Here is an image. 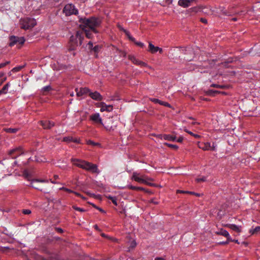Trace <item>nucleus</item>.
<instances>
[{
  "mask_svg": "<svg viewBox=\"0 0 260 260\" xmlns=\"http://www.w3.org/2000/svg\"><path fill=\"white\" fill-rule=\"evenodd\" d=\"M100 24V20L95 17L80 19V27L88 38H91V34L90 32V30L96 33L95 28L99 26Z\"/></svg>",
  "mask_w": 260,
  "mask_h": 260,
  "instance_id": "nucleus-1",
  "label": "nucleus"
},
{
  "mask_svg": "<svg viewBox=\"0 0 260 260\" xmlns=\"http://www.w3.org/2000/svg\"><path fill=\"white\" fill-rule=\"evenodd\" d=\"M71 161L74 165L86 171L97 174L100 173V171L98 170V166L96 165L76 158H72Z\"/></svg>",
  "mask_w": 260,
  "mask_h": 260,
  "instance_id": "nucleus-2",
  "label": "nucleus"
},
{
  "mask_svg": "<svg viewBox=\"0 0 260 260\" xmlns=\"http://www.w3.org/2000/svg\"><path fill=\"white\" fill-rule=\"evenodd\" d=\"M84 34L82 32L77 31L75 36H72L70 39V50H74L77 47L82 44Z\"/></svg>",
  "mask_w": 260,
  "mask_h": 260,
  "instance_id": "nucleus-3",
  "label": "nucleus"
},
{
  "mask_svg": "<svg viewBox=\"0 0 260 260\" xmlns=\"http://www.w3.org/2000/svg\"><path fill=\"white\" fill-rule=\"evenodd\" d=\"M20 24L21 28L28 29L35 26L37 22L36 20L34 18H25L20 20Z\"/></svg>",
  "mask_w": 260,
  "mask_h": 260,
  "instance_id": "nucleus-4",
  "label": "nucleus"
},
{
  "mask_svg": "<svg viewBox=\"0 0 260 260\" xmlns=\"http://www.w3.org/2000/svg\"><path fill=\"white\" fill-rule=\"evenodd\" d=\"M63 12L66 15L69 16L73 14H77L78 13V10L73 5L68 4L64 6Z\"/></svg>",
  "mask_w": 260,
  "mask_h": 260,
  "instance_id": "nucleus-5",
  "label": "nucleus"
},
{
  "mask_svg": "<svg viewBox=\"0 0 260 260\" xmlns=\"http://www.w3.org/2000/svg\"><path fill=\"white\" fill-rule=\"evenodd\" d=\"M132 179L135 180L136 182L146 184L150 186H152L153 184L149 182H147L145 179L141 178V174L137 172H133Z\"/></svg>",
  "mask_w": 260,
  "mask_h": 260,
  "instance_id": "nucleus-6",
  "label": "nucleus"
},
{
  "mask_svg": "<svg viewBox=\"0 0 260 260\" xmlns=\"http://www.w3.org/2000/svg\"><path fill=\"white\" fill-rule=\"evenodd\" d=\"M216 234L217 235H222L223 236H224L226 238L228 239V242H221L220 243L222 244H228L229 242H230V241H233V239L230 236V234H229V232L225 230H223L222 229H220L218 231L216 232Z\"/></svg>",
  "mask_w": 260,
  "mask_h": 260,
  "instance_id": "nucleus-7",
  "label": "nucleus"
},
{
  "mask_svg": "<svg viewBox=\"0 0 260 260\" xmlns=\"http://www.w3.org/2000/svg\"><path fill=\"white\" fill-rule=\"evenodd\" d=\"M90 120L92 121L95 123H100L104 125L102 122V119L100 117V115L98 113L91 114L89 117Z\"/></svg>",
  "mask_w": 260,
  "mask_h": 260,
  "instance_id": "nucleus-8",
  "label": "nucleus"
},
{
  "mask_svg": "<svg viewBox=\"0 0 260 260\" xmlns=\"http://www.w3.org/2000/svg\"><path fill=\"white\" fill-rule=\"evenodd\" d=\"M194 2V0H179L178 4L183 8L191 6Z\"/></svg>",
  "mask_w": 260,
  "mask_h": 260,
  "instance_id": "nucleus-9",
  "label": "nucleus"
},
{
  "mask_svg": "<svg viewBox=\"0 0 260 260\" xmlns=\"http://www.w3.org/2000/svg\"><path fill=\"white\" fill-rule=\"evenodd\" d=\"M98 107H100L101 112H110L113 110V106L111 105H106L105 103L102 102L99 104Z\"/></svg>",
  "mask_w": 260,
  "mask_h": 260,
  "instance_id": "nucleus-10",
  "label": "nucleus"
},
{
  "mask_svg": "<svg viewBox=\"0 0 260 260\" xmlns=\"http://www.w3.org/2000/svg\"><path fill=\"white\" fill-rule=\"evenodd\" d=\"M47 182L48 181L47 180L44 179H34L31 180L30 184L32 187L42 190V189L38 185V183H45Z\"/></svg>",
  "mask_w": 260,
  "mask_h": 260,
  "instance_id": "nucleus-11",
  "label": "nucleus"
},
{
  "mask_svg": "<svg viewBox=\"0 0 260 260\" xmlns=\"http://www.w3.org/2000/svg\"><path fill=\"white\" fill-rule=\"evenodd\" d=\"M199 147L206 150L215 151L216 149V145L214 143H213L211 145L210 143L207 142L204 144L203 147H201V146H199Z\"/></svg>",
  "mask_w": 260,
  "mask_h": 260,
  "instance_id": "nucleus-12",
  "label": "nucleus"
},
{
  "mask_svg": "<svg viewBox=\"0 0 260 260\" xmlns=\"http://www.w3.org/2000/svg\"><path fill=\"white\" fill-rule=\"evenodd\" d=\"M128 58L135 64L141 66L142 67H148V65L136 58L134 56H129Z\"/></svg>",
  "mask_w": 260,
  "mask_h": 260,
  "instance_id": "nucleus-13",
  "label": "nucleus"
},
{
  "mask_svg": "<svg viewBox=\"0 0 260 260\" xmlns=\"http://www.w3.org/2000/svg\"><path fill=\"white\" fill-rule=\"evenodd\" d=\"M76 93L77 96H80L84 95L89 93L90 90L86 87L81 88L80 89H76Z\"/></svg>",
  "mask_w": 260,
  "mask_h": 260,
  "instance_id": "nucleus-14",
  "label": "nucleus"
},
{
  "mask_svg": "<svg viewBox=\"0 0 260 260\" xmlns=\"http://www.w3.org/2000/svg\"><path fill=\"white\" fill-rule=\"evenodd\" d=\"M149 49L148 51L150 52L151 53H155L157 51H159L160 53L162 52V49L158 47L154 46L152 43H149Z\"/></svg>",
  "mask_w": 260,
  "mask_h": 260,
  "instance_id": "nucleus-15",
  "label": "nucleus"
},
{
  "mask_svg": "<svg viewBox=\"0 0 260 260\" xmlns=\"http://www.w3.org/2000/svg\"><path fill=\"white\" fill-rule=\"evenodd\" d=\"M89 95L93 100L100 101L102 99V95L100 94L99 92L97 91H95L94 92H92L90 91L89 93Z\"/></svg>",
  "mask_w": 260,
  "mask_h": 260,
  "instance_id": "nucleus-16",
  "label": "nucleus"
},
{
  "mask_svg": "<svg viewBox=\"0 0 260 260\" xmlns=\"http://www.w3.org/2000/svg\"><path fill=\"white\" fill-rule=\"evenodd\" d=\"M158 137L161 140L174 141L176 140V137L170 135H160Z\"/></svg>",
  "mask_w": 260,
  "mask_h": 260,
  "instance_id": "nucleus-17",
  "label": "nucleus"
},
{
  "mask_svg": "<svg viewBox=\"0 0 260 260\" xmlns=\"http://www.w3.org/2000/svg\"><path fill=\"white\" fill-rule=\"evenodd\" d=\"M41 124L43 127L45 129H49L51 128L52 127H53L54 125V123L51 121H41L40 122Z\"/></svg>",
  "mask_w": 260,
  "mask_h": 260,
  "instance_id": "nucleus-18",
  "label": "nucleus"
},
{
  "mask_svg": "<svg viewBox=\"0 0 260 260\" xmlns=\"http://www.w3.org/2000/svg\"><path fill=\"white\" fill-rule=\"evenodd\" d=\"M226 226L230 228L233 231H235L238 233H240L241 232V226H238L234 224H230L226 225Z\"/></svg>",
  "mask_w": 260,
  "mask_h": 260,
  "instance_id": "nucleus-19",
  "label": "nucleus"
},
{
  "mask_svg": "<svg viewBox=\"0 0 260 260\" xmlns=\"http://www.w3.org/2000/svg\"><path fill=\"white\" fill-rule=\"evenodd\" d=\"M10 86V83H7L1 90H0V94H6L7 92L9 87Z\"/></svg>",
  "mask_w": 260,
  "mask_h": 260,
  "instance_id": "nucleus-20",
  "label": "nucleus"
},
{
  "mask_svg": "<svg viewBox=\"0 0 260 260\" xmlns=\"http://www.w3.org/2000/svg\"><path fill=\"white\" fill-rule=\"evenodd\" d=\"M18 41V38L16 37L15 36H12L10 38V46H13L15 43L17 42Z\"/></svg>",
  "mask_w": 260,
  "mask_h": 260,
  "instance_id": "nucleus-21",
  "label": "nucleus"
},
{
  "mask_svg": "<svg viewBox=\"0 0 260 260\" xmlns=\"http://www.w3.org/2000/svg\"><path fill=\"white\" fill-rule=\"evenodd\" d=\"M107 197L110 199V200H111V201L113 202V203L115 205H117V200H116V197H112V196H107Z\"/></svg>",
  "mask_w": 260,
  "mask_h": 260,
  "instance_id": "nucleus-22",
  "label": "nucleus"
},
{
  "mask_svg": "<svg viewBox=\"0 0 260 260\" xmlns=\"http://www.w3.org/2000/svg\"><path fill=\"white\" fill-rule=\"evenodd\" d=\"M23 67V66H19L18 67H16L11 70V72H13L14 73L18 72L20 71Z\"/></svg>",
  "mask_w": 260,
  "mask_h": 260,
  "instance_id": "nucleus-23",
  "label": "nucleus"
},
{
  "mask_svg": "<svg viewBox=\"0 0 260 260\" xmlns=\"http://www.w3.org/2000/svg\"><path fill=\"white\" fill-rule=\"evenodd\" d=\"M4 74L3 73H0V86L1 84L6 80V77H4Z\"/></svg>",
  "mask_w": 260,
  "mask_h": 260,
  "instance_id": "nucleus-24",
  "label": "nucleus"
},
{
  "mask_svg": "<svg viewBox=\"0 0 260 260\" xmlns=\"http://www.w3.org/2000/svg\"><path fill=\"white\" fill-rule=\"evenodd\" d=\"M151 101L154 103L159 104L160 105L164 104V102L157 99L153 98L151 99Z\"/></svg>",
  "mask_w": 260,
  "mask_h": 260,
  "instance_id": "nucleus-25",
  "label": "nucleus"
},
{
  "mask_svg": "<svg viewBox=\"0 0 260 260\" xmlns=\"http://www.w3.org/2000/svg\"><path fill=\"white\" fill-rule=\"evenodd\" d=\"M17 131H18V129H17V128H9L5 129V131L7 132V133H15L17 132Z\"/></svg>",
  "mask_w": 260,
  "mask_h": 260,
  "instance_id": "nucleus-26",
  "label": "nucleus"
},
{
  "mask_svg": "<svg viewBox=\"0 0 260 260\" xmlns=\"http://www.w3.org/2000/svg\"><path fill=\"white\" fill-rule=\"evenodd\" d=\"M51 87L50 86H49V85L46 86L42 88V91L43 93H45V92H48L49 91H50L51 90Z\"/></svg>",
  "mask_w": 260,
  "mask_h": 260,
  "instance_id": "nucleus-27",
  "label": "nucleus"
},
{
  "mask_svg": "<svg viewBox=\"0 0 260 260\" xmlns=\"http://www.w3.org/2000/svg\"><path fill=\"white\" fill-rule=\"evenodd\" d=\"M164 144L173 149H177L178 148V146L176 145L170 144L167 143H165Z\"/></svg>",
  "mask_w": 260,
  "mask_h": 260,
  "instance_id": "nucleus-28",
  "label": "nucleus"
},
{
  "mask_svg": "<svg viewBox=\"0 0 260 260\" xmlns=\"http://www.w3.org/2000/svg\"><path fill=\"white\" fill-rule=\"evenodd\" d=\"M101 235H102V237L106 238H108V239H109L110 240H112L113 241H117V240L116 239H115L114 238L108 236H107L106 234H105L104 233L102 234Z\"/></svg>",
  "mask_w": 260,
  "mask_h": 260,
  "instance_id": "nucleus-29",
  "label": "nucleus"
},
{
  "mask_svg": "<svg viewBox=\"0 0 260 260\" xmlns=\"http://www.w3.org/2000/svg\"><path fill=\"white\" fill-rule=\"evenodd\" d=\"M105 128L108 130V131H113L116 127V125H113V126H109V125H106L105 126Z\"/></svg>",
  "mask_w": 260,
  "mask_h": 260,
  "instance_id": "nucleus-30",
  "label": "nucleus"
},
{
  "mask_svg": "<svg viewBox=\"0 0 260 260\" xmlns=\"http://www.w3.org/2000/svg\"><path fill=\"white\" fill-rule=\"evenodd\" d=\"M124 31L125 33V34L126 35V36L128 37V38L131 40H132L133 41H135V39L131 36L130 34H129V32L128 31H127L126 30H124Z\"/></svg>",
  "mask_w": 260,
  "mask_h": 260,
  "instance_id": "nucleus-31",
  "label": "nucleus"
},
{
  "mask_svg": "<svg viewBox=\"0 0 260 260\" xmlns=\"http://www.w3.org/2000/svg\"><path fill=\"white\" fill-rule=\"evenodd\" d=\"M127 188L133 189V190H138V187L133 186L132 185H128L126 187Z\"/></svg>",
  "mask_w": 260,
  "mask_h": 260,
  "instance_id": "nucleus-32",
  "label": "nucleus"
},
{
  "mask_svg": "<svg viewBox=\"0 0 260 260\" xmlns=\"http://www.w3.org/2000/svg\"><path fill=\"white\" fill-rule=\"evenodd\" d=\"M25 42V40L24 39V38L23 37H21V38H18V41H17V42H18L20 44H23Z\"/></svg>",
  "mask_w": 260,
  "mask_h": 260,
  "instance_id": "nucleus-33",
  "label": "nucleus"
},
{
  "mask_svg": "<svg viewBox=\"0 0 260 260\" xmlns=\"http://www.w3.org/2000/svg\"><path fill=\"white\" fill-rule=\"evenodd\" d=\"M141 178H143V179H145L147 182H149V181L151 180V179L150 178H148L146 175H141Z\"/></svg>",
  "mask_w": 260,
  "mask_h": 260,
  "instance_id": "nucleus-34",
  "label": "nucleus"
},
{
  "mask_svg": "<svg viewBox=\"0 0 260 260\" xmlns=\"http://www.w3.org/2000/svg\"><path fill=\"white\" fill-rule=\"evenodd\" d=\"M59 189H61V190H64V191H66L67 192H70V193L73 192V191L72 190H71V189H68L67 188L61 187V188H60Z\"/></svg>",
  "mask_w": 260,
  "mask_h": 260,
  "instance_id": "nucleus-35",
  "label": "nucleus"
},
{
  "mask_svg": "<svg viewBox=\"0 0 260 260\" xmlns=\"http://www.w3.org/2000/svg\"><path fill=\"white\" fill-rule=\"evenodd\" d=\"M73 208L77 210V211H80V212H84L85 211V210L83 208H79V207H73Z\"/></svg>",
  "mask_w": 260,
  "mask_h": 260,
  "instance_id": "nucleus-36",
  "label": "nucleus"
},
{
  "mask_svg": "<svg viewBox=\"0 0 260 260\" xmlns=\"http://www.w3.org/2000/svg\"><path fill=\"white\" fill-rule=\"evenodd\" d=\"M134 42L137 45H138L141 47H142V48L144 47V44L143 43H142L141 42H136L135 41Z\"/></svg>",
  "mask_w": 260,
  "mask_h": 260,
  "instance_id": "nucleus-37",
  "label": "nucleus"
},
{
  "mask_svg": "<svg viewBox=\"0 0 260 260\" xmlns=\"http://www.w3.org/2000/svg\"><path fill=\"white\" fill-rule=\"evenodd\" d=\"M260 232V226H256L253 231L252 234Z\"/></svg>",
  "mask_w": 260,
  "mask_h": 260,
  "instance_id": "nucleus-38",
  "label": "nucleus"
},
{
  "mask_svg": "<svg viewBox=\"0 0 260 260\" xmlns=\"http://www.w3.org/2000/svg\"><path fill=\"white\" fill-rule=\"evenodd\" d=\"M136 243L134 240H133L132 241H131V244H130V247L132 248H134L136 246Z\"/></svg>",
  "mask_w": 260,
  "mask_h": 260,
  "instance_id": "nucleus-39",
  "label": "nucleus"
},
{
  "mask_svg": "<svg viewBox=\"0 0 260 260\" xmlns=\"http://www.w3.org/2000/svg\"><path fill=\"white\" fill-rule=\"evenodd\" d=\"M9 63L10 61H6L5 62L0 63V69L4 67L7 64H8Z\"/></svg>",
  "mask_w": 260,
  "mask_h": 260,
  "instance_id": "nucleus-40",
  "label": "nucleus"
},
{
  "mask_svg": "<svg viewBox=\"0 0 260 260\" xmlns=\"http://www.w3.org/2000/svg\"><path fill=\"white\" fill-rule=\"evenodd\" d=\"M206 180V177H204L203 178H196V182L197 181H205Z\"/></svg>",
  "mask_w": 260,
  "mask_h": 260,
  "instance_id": "nucleus-41",
  "label": "nucleus"
},
{
  "mask_svg": "<svg viewBox=\"0 0 260 260\" xmlns=\"http://www.w3.org/2000/svg\"><path fill=\"white\" fill-rule=\"evenodd\" d=\"M23 213L25 214H29L31 213V211L29 209H24L23 210Z\"/></svg>",
  "mask_w": 260,
  "mask_h": 260,
  "instance_id": "nucleus-42",
  "label": "nucleus"
},
{
  "mask_svg": "<svg viewBox=\"0 0 260 260\" xmlns=\"http://www.w3.org/2000/svg\"><path fill=\"white\" fill-rule=\"evenodd\" d=\"M17 150V149H12L11 150H10L9 151V154L10 155H12L13 153H14L15 151H16Z\"/></svg>",
  "mask_w": 260,
  "mask_h": 260,
  "instance_id": "nucleus-43",
  "label": "nucleus"
},
{
  "mask_svg": "<svg viewBox=\"0 0 260 260\" xmlns=\"http://www.w3.org/2000/svg\"><path fill=\"white\" fill-rule=\"evenodd\" d=\"M73 193H74L75 194H76V196H78V197H79L82 198L83 199H84V198L83 197H82V196L80 193H79L78 192H75V191H73Z\"/></svg>",
  "mask_w": 260,
  "mask_h": 260,
  "instance_id": "nucleus-44",
  "label": "nucleus"
},
{
  "mask_svg": "<svg viewBox=\"0 0 260 260\" xmlns=\"http://www.w3.org/2000/svg\"><path fill=\"white\" fill-rule=\"evenodd\" d=\"M99 47L98 46H95L93 48V50L94 51V52H97L99 50Z\"/></svg>",
  "mask_w": 260,
  "mask_h": 260,
  "instance_id": "nucleus-45",
  "label": "nucleus"
},
{
  "mask_svg": "<svg viewBox=\"0 0 260 260\" xmlns=\"http://www.w3.org/2000/svg\"><path fill=\"white\" fill-rule=\"evenodd\" d=\"M176 141L178 142H182L183 141V138L182 137H180L178 139H177Z\"/></svg>",
  "mask_w": 260,
  "mask_h": 260,
  "instance_id": "nucleus-46",
  "label": "nucleus"
},
{
  "mask_svg": "<svg viewBox=\"0 0 260 260\" xmlns=\"http://www.w3.org/2000/svg\"><path fill=\"white\" fill-rule=\"evenodd\" d=\"M178 192H186V193H190V194H194V192H193L184 191H179V190L178 191Z\"/></svg>",
  "mask_w": 260,
  "mask_h": 260,
  "instance_id": "nucleus-47",
  "label": "nucleus"
},
{
  "mask_svg": "<svg viewBox=\"0 0 260 260\" xmlns=\"http://www.w3.org/2000/svg\"><path fill=\"white\" fill-rule=\"evenodd\" d=\"M87 143L88 144H91V145H95V143H94L93 142L91 141H88Z\"/></svg>",
  "mask_w": 260,
  "mask_h": 260,
  "instance_id": "nucleus-48",
  "label": "nucleus"
},
{
  "mask_svg": "<svg viewBox=\"0 0 260 260\" xmlns=\"http://www.w3.org/2000/svg\"><path fill=\"white\" fill-rule=\"evenodd\" d=\"M185 131L187 133H188V134H190L192 136H194V134L191 132L188 131L187 129H185Z\"/></svg>",
  "mask_w": 260,
  "mask_h": 260,
  "instance_id": "nucleus-49",
  "label": "nucleus"
},
{
  "mask_svg": "<svg viewBox=\"0 0 260 260\" xmlns=\"http://www.w3.org/2000/svg\"><path fill=\"white\" fill-rule=\"evenodd\" d=\"M162 105H164L166 107H170V105L169 103L164 102V104Z\"/></svg>",
  "mask_w": 260,
  "mask_h": 260,
  "instance_id": "nucleus-50",
  "label": "nucleus"
},
{
  "mask_svg": "<svg viewBox=\"0 0 260 260\" xmlns=\"http://www.w3.org/2000/svg\"><path fill=\"white\" fill-rule=\"evenodd\" d=\"M70 140H71V139L70 138H68V137H66V138H63V141H70Z\"/></svg>",
  "mask_w": 260,
  "mask_h": 260,
  "instance_id": "nucleus-51",
  "label": "nucleus"
},
{
  "mask_svg": "<svg viewBox=\"0 0 260 260\" xmlns=\"http://www.w3.org/2000/svg\"><path fill=\"white\" fill-rule=\"evenodd\" d=\"M143 190L145 191V188L141 187H138V190Z\"/></svg>",
  "mask_w": 260,
  "mask_h": 260,
  "instance_id": "nucleus-52",
  "label": "nucleus"
},
{
  "mask_svg": "<svg viewBox=\"0 0 260 260\" xmlns=\"http://www.w3.org/2000/svg\"><path fill=\"white\" fill-rule=\"evenodd\" d=\"M154 260H166L164 258L162 257H156Z\"/></svg>",
  "mask_w": 260,
  "mask_h": 260,
  "instance_id": "nucleus-53",
  "label": "nucleus"
},
{
  "mask_svg": "<svg viewBox=\"0 0 260 260\" xmlns=\"http://www.w3.org/2000/svg\"><path fill=\"white\" fill-rule=\"evenodd\" d=\"M172 2H173V0H166V3L168 4H171L172 3Z\"/></svg>",
  "mask_w": 260,
  "mask_h": 260,
  "instance_id": "nucleus-54",
  "label": "nucleus"
},
{
  "mask_svg": "<svg viewBox=\"0 0 260 260\" xmlns=\"http://www.w3.org/2000/svg\"><path fill=\"white\" fill-rule=\"evenodd\" d=\"M201 21L202 22H203V23H207V20H206V19H205L201 18Z\"/></svg>",
  "mask_w": 260,
  "mask_h": 260,
  "instance_id": "nucleus-55",
  "label": "nucleus"
},
{
  "mask_svg": "<svg viewBox=\"0 0 260 260\" xmlns=\"http://www.w3.org/2000/svg\"><path fill=\"white\" fill-rule=\"evenodd\" d=\"M88 45H89V48H91L93 46V44L91 42H89L88 43Z\"/></svg>",
  "mask_w": 260,
  "mask_h": 260,
  "instance_id": "nucleus-56",
  "label": "nucleus"
},
{
  "mask_svg": "<svg viewBox=\"0 0 260 260\" xmlns=\"http://www.w3.org/2000/svg\"><path fill=\"white\" fill-rule=\"evenodd\" d=\"M233 241L232 242H234L237 243H238V244H239V241H238V240H233Z\"/></svg>",
  "mask_w": 260,
  "mask_h": 260,
  "instance_id": "nucleus-57",
  "label": "nucleus"
},
{
  "mask_svg": "<svg viewBox=\"0 0 260 260\" xmlns=\"http://www.w3.org/2000/svg\"><path fill=\"white\" fill-rule=\"evenodd\" d=\"M99 210H100V211L102 212H104V210L103 209H102L101 208H96Z\"/></svg>",
  "mask_w": 260,
  "mask_h": 260,
  "instance_id": "nucleus-58",
  "label": "nucleus"
},
{
  "mask_svg": "<svg viewBox=\"0 0 260 260\" xmlns=\"http://www.w3.org/2000/svg\"><path fill=\"white\" fill-rule=\"evenodd\" d=\"M94 228L96 229V230H99V228H98V226L97 225H95L94 226Z\"/></svg>",
  "mask_w": 260,
  "mask_h": 260,
  "instance_id": "nucleus-59",
  "label": "nucleus"
},
{
  "mask_svg": "<svg viewBox=\"0 0 260 260\" xmlns=\"http://www.w3.org/2000/svg\"><path fill=\"white\" fill-rule=\"evenodd\" d=\"M54 178H55V179H58V175H54Z\"/></svg>",
  "mask_w": 260,
  "mask_h": 260,
  "instance_id": "nucleus-60",
  "label": "nucleus"
},
{
  "mask_svg": "<svg viewBox=\"0 0 260 260\" xmlns=\"http://www.w3.org/2000/svg\"><path fill=\"white\" fill-rule=\"evenodd\" d=\"M185 58L188 60V61H189V60H191L192 59V58H190V59H188V58H186V57H185Z\"/></svg>",
  "mask_w": 260,
  "mask_h": 260,
  "instance_id": "nucleus-61",
  "label": "nucleus"
},
{
  "mask_svg": "<svg viewBox=\"0 0 260 260\" xmlns=\"http://www.w3.org/2000/svg\"><path fill=\"white\" fill-rule=\"evenodd\" d=\"M57 230L60 232H61L62 231V230L61 229H58Z\"/></svg>",
  "mask_w": 260,
  "mask_h": 260,
  "instance_id": "nucleus-62",
  "label": "nucleus"
},
{
  "mask_svg": "<svg viewBox=\"0 0 260 260\" xmlns=\"http://www.w3.org/2000/svg\"><path fill=\"white\" fill-rule=\"evenodd\" d=\"M225 14L226 15H231V14H230L229 13H225Z\"/></svg>",
  "mask_w": 260,
  "mask_h": 260,
  "instance_id": "nucleus-63",
  "label": "nucleus"
},
{
  "mask_svg": "<svg viewBox=\"0 0 260 260\" xmlns=\"http://www.w3.org/2000/svg\"><path fill=\"white\" fill-rule=\"evenodd\" d=\"M233 20H234V21H236L237 20V18H233Z\"/></svg>",
  "mask_w": 260,
  "mask_h": 260,
  "instance_id": "nucleus-64",
  "label": "nucleus"
}]
</instances>
